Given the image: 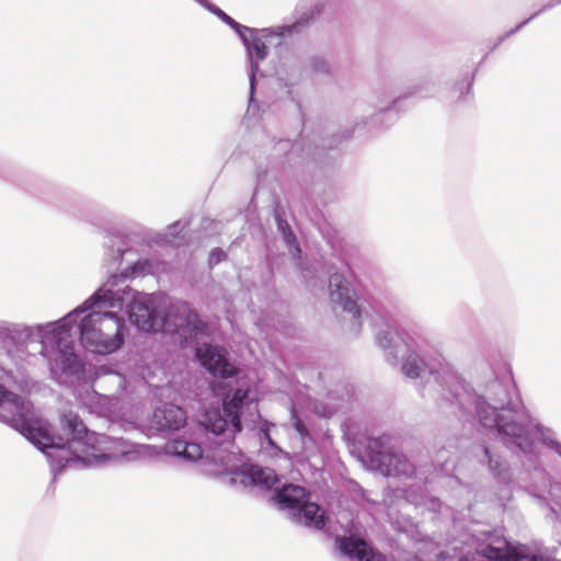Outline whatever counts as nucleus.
Instances as JSON below:
<instances>
[{"instance_id": "1", "label": "nucleus", "mask_w": 561, "mask_h": 561, "mask_svg": "<svg viewBox=\"0 0 561 561\" xmlns=\"http://www.w3.org/2000/svg\"><path fill=\"white\" fill-rule=\"evenodd\" d=\"M378 346L385 352L388 363L398 365L402 359L401 370L411 379L423 378L428 371L436 383L434 393L422 392L424 398H432L437 408L460 420H477L485 434L512 454L524 458L527 471L540 466L536 448L534 428L541 435L543 426L533 425L530 415L522 400L512 397L511 387L493 377L485 382L471 386L449 368L435 371L419 354V346L404 340L394 329L387 327L376 335Z\"/></svg>"}, {"instance_id": "2", "label": "nucleus", "mask_w": 561, "mask_h": 561, "mask_svg": "<svg viewBox=\"0 0 561 561\" xmlns=\"http://www.w3.org/2000/svg\"><path fill=\"white\" fill-rule=\"evenodd\" d=\"M105 256L110 267H118L125 260L128 265L119 275H113L88 299L78 310L88 312L91 308L122 309L126 307L128 318L138 329L145 332H164L176 334L182 343L191 344L207 332L206 323L192 310L188 302L171 300L159 314L151 295L138 293L129 287L126 279L139 277L152 272V264L147 259L134 261V252L127 248L125 237L108 233L105 240Z\"/></svg>"}, {"instance_id": "3", "label": "nucleus", "mask_w": 561, "mask_h": 561, "mask_svg": "<svg viewBox=\"0 0 561 561\" xmlns=\"http://www.w3.org/2000/svg\"><path fill=\"white\" fill-rule=\"evenodd\" d=\"M0 422L21 433L60 471L81 462L84 467L102 466L121 458L131 459V445L124 438H113L91 432L80 417L66 412L61 415L66 438L54 437L46 421L39 417L32 402L0 383Z\"/></svg>"}, {"instance_id": "4", "label": "nucleus", "mask_w": 561, "mask_h": 561, "mask_svg": "<svg viewBox=\"0 0 561 561\" xmlns=\"http://www.w3.org/2000/svg\"><path fill=\"white\" fill-rule=\"evenodd\" d=\"M196 355L211 375L222 379L214 386L217 396L222 397V410H207L201 421L204 428L218 438L215 442L217 447L210 456L213 461L224 467L233 485L271 489L277 482L275 471L257 465H238L240 459L230 449L233 448V444L228 440L242 431L240 416L244 410L252 407L256 409V403L250 398L249 388L232 386L231 381L226 380L236 374V368L217 347L206 345L204 348H197Z\"/></svg>"}, {"instance_id": "5", "label": "nucleus", "mask_w": 561, "mask_h": 561, "mask_svg": "<svg viewBox=\"0 0 561 561\" xmlns=\"http://www.w3.org/2000/svg\"><path fill=\"white\" fill-rule=\"evenodd\" d=\"M78 329L82 344L92 352L111 354L122 347L128 329L123 318L108 309L91 308Z\"/></svg>"}, {"instance_id": "6", "label": "nucleus", "mask_w": 561, "mask_h": 561, "mask_svg": "<svg viewBox=\"0 0 561 561\" xmlns=\"http://www.w3.org/2000/svg\"><path fill=\"white\" fill-rule=\"evenodd\" d=\"M320 12L321 8L319 5H314L311 10L301 13L300 16L291 24L260 30L250 27V32L241 34L240 39L247 49L250 61V102L253 100L255 91V76L260 70V64L267 57L265 41L273 36L285 38L300 33L317 15L320 14Z\"/></svg>"}, {"instance_id": "7", "label": "nucleus", "mask_w": 561, "mask_h": 561, "mask_svg": "<svg viewBox=\"0 0 561 561\" xmlns=\"http://www.w3.org/2000/svg\"><path fill=\"white\" fill-rule=\"evenodd\" d=\"M78 307L70 311L64 318L57 320L58 330H55V339H49L47 343L46 355L49 365L59 367L61 373L68 376L79 377L84 371V363L73 351V342L70 339L72 325L77 322V317L83 314Z\"/></svg>"}, {"instance_id": "8", "label": "nucleus", "mask_w": 561, "mask_h": 561, "mask_svg": "<svg viewBox=\"0 0 561 561\" xmlns=\"http://www.w3.org/2000/svg\"><path fill=\"white\" fill-rule=\"evenodd\" d=\"M274 500L283 510H288L291 518L308 528L322 530L325 526L324 511L309 500V493L297 484H286L275 490Z\"/></svg>"}, {"instance_id": "9", "label": "nucleus", "mask_w": 561, "mask_h": 561, "mask_svg": "<svg viewBox=\"0 0 561 561\" xmlns=\"http://www.w3.org/2000/svg\"><path fill=\"white\" fill-rule=\"evenodd\" d=\"M330 297L334 305H337L346 312L353 321L352 331L358 334L362 323L368 317L364 302L356 296L350 282L341 273H332L329 277Z\"/></svg>"}, {"instance_id": "10", "label": "nucleus", "mask_w": 561, "mask_h": 561, "mask_svg": "<svg viewBox=\"0 0 561 561\" xmlns=\"http://www.w3.org/2000/svg\"><path fill=\"white\" fill-rule=\"evenodd\" d=\"M380 471L387 477L414 478L426 483L430 481L432 465L420 466L411 463L404 454L398 451H377L374 456Z\"/></svg>"}, {"instance_id": "11", "label": "nucleus", "mask_w": 561, "mask_h": 561, "mask_svg": "<svg viewBox=\"0 0 561 561\" xmlns=\"http://www.w3.org/2000/svg\"><path fill=\"white\" fill-rule=\"evenodd\" d=\"M58 328L59 324L57 321L36 325L13 324L12 327L5 328L4 336L18 347L28 343H38L41 347L39 353L46 355L47 343L49 339H55L54 332L58 330Z\"/></svg>"}, {"instance_id": "12", "label": "nucleus", "mask_w": 561, "mask_h": 561, "mask_svg": "<svg viewBox=\"0 0 561 561\" xmlns=\"http://www.w3.org/2000/svg\"><path fill=\"white\" fill-rule=\"evenodd\" d=\"M186 423V413L179 405L167 403L157 407L149 421L150 431L157 433L178 431Z\"/></svg>"}, {"instance_id": "13", "label": "nucleus", "mask_w": 561, "mask_h": 561, "mask_svg": "<svg viewBox=\"0 0 561 561\" xmlns=\"http://www.w3.org/2000/svg\"><path fill=\"white\" fill-rule=\"evenodd\" d=\"M485 539L478 552L490 561H516L518 553L511 543L495 533H484Z\"/></svg>"}, {"instance_id": "14", "label": "nucleus", "mask_w": 561, "mask_h": 561, "mask_svg": "<svg viewBox=\"0 0 561 561\" xmlns=\"http://www.w3.org/2000/svg\"><path fill=\"white\" fill-rule=\"evenodd\" d=\"M339 550L350 558L358 561H387L386 557L375 551L363 539L355 537H339L336 539Z\"/></svg>"}, {"instance_id": "15", "label": "nucleus", "mask_w": 561, "mask_h": 561, "mask_svg": "<svg viewBox=\"0 0 561 561\" xmlns=\"http://www.w3.org/2000/svg\"><path fill=\"white\" fill-rule=\"evenodd\" d=\"M167 453L186 461H196L204 456L203 448L183 438L170 440L165 446Z\"/></svg>"}, {"instance_id": "16", "label": "nucleus", "mask_w": 561, "mask_h": 561, "mask_svg": "<svg viewBox=\"0 0 561 561\" xmlns=\"http://www.w3.org/2000/svg\"><path fill=\"white\" fill-rule=\"evenodd\" d=\"M481 463H486L493 476L501 482H508L511 480V472L508 463L500 455L491 451L490 447L482 446Z\"/></svg>"}, {"instance_id": "17", "label": "nucleus", "mask_w": 561, "mask_h": 561, "mask_svg": "<svg viewBox=\"0 0 561 561\" xmlns=\"http://www.w3.org/2000/svg\"><path fill=\"white\" fill-rule=\"evenodd\" d=\"M275 220L278 231L282 233L285 243L287 244L290 253L297 255L301 252L299 243L295 233L293 232L289 224L283 219L279 215H275Z\"/></svg>"}, {"instance_id": "18", "label": "nucleus", "mask_w": 561, "mask_h": 561, "mask_svg": "<svg viewBox=\"0 0 561 561\" xmlns=\"http://www.w3.org/2000/svg\"><path fill=\"white\" fill-rule=\"evenodd\" d=\"M561 3V0H551L549 2H547L546 4H543L541 7L540 10H538L537 12L533 13L528 19L522 21L519 24H517L513 30L508 31L506 33V37H510L512 35H514L516 32H518L519 30H522L525 25H527L531 20L536 19L537 16H539L542 12H546L554 7H557L558 4Z\"/></svg>"}, {"instance_id": "19", "label": "nucleus", "mask_w": 561, "mask_h": 561, "mask_svg": "<svg viewBox=\"0 0 561 561\" xmlns=\"http://www.w3.org/2000/svg\"><path fill=\"white\" fill-rule=\"evenodd\" d=\"M541 443L561 457V443L558 442L556 433L551 428H540Z\"/></svg>"}, {"instance_id": "20", "label": "nucleus", "mask_w": 561, "mask_h": 561, "mask_svg": "<svg viewBox=\"0 0 561 561\" xmlns=\"http://www.w3.org/2000/svg\"><path fill=\"white\" fill-rule=\"evenodd\" d=\"M273 426L272 423L264 421L260 427V440L262 446H270L272 447L276 453H283V450L277 446V444L274 442V439L271 437V427Z\"/></svg>"}, {"instance_id": "21", "label": "nucleus", "mask_w": 561, "mask_h": 561, "mask_svg": "<svg viewBox=\"0 0 561 561\" xmlns=\"http://www.w3.org/2000/svg\"><path fill=\"white\" fill-rule=\"evenodd\" d=\"M309 66H310V69L314 73H319V75H329L330 73V65L322 57L311 58Z\"/></svg>"}, {"instance_id": "22", "label": "nucleus", "mask_w": 561, "mask_h": 561, "mask_svg": "<svg viewBox=\"0 0 561 561\" xmlns=\"http://www.w3.org/2000/svg\"><path fill=\"white\" fill-rule=\"evenodd\" d=\"M220 21H222L225 24L229 25L238 35L239 37L241 34H244L245 32H250V27L240 24L236 20H233L230 15H228L226 12L220 18Z\"/></svg>"}, {"instance_id": "23", "label": "nucleus", "mask_w": 561, "mask_h": 561, "mask_svg": "<svg viewBox=\"0 0 561 561\" xmlns=\"http://www.w3.org/2000/svg\"><path fill=\"white\" fill-rule=\"evenodd\" d=\"M220 21H222L225 24L229 25L238 35L239 37L241 34H244L245 32H250V27L240 24L236 20H233L230 15H228L226 12L220 18Z\"/></svg>"}, {"instance_id": "24", "label": "nucleus", "mask_w": 561, "mask_h": 561, "mask_svg": "<svg viewBox=\"0 0 561 561\" xmlns=\"http://www.w3.org/2000/svg\"><path fill=\"white\" fill-rule=\"evenodd\" d=\"M186 227V224L185 222H182V221H175L173 224H171L168 229H167V234H165V238L169 240V241H172L174 240L175 238L179 237V234L183 231V229Z\"/></svg>"}, {"instance_id": "25", "label": "nucleus", "mask_w": 561, "mask_h": 561, "mask_svg": "<svg viewBox=\"0 0 561 561\" xmlns=\"http://www.w3.org/2000/svg\"><path fill=\"white\" fill-rule=\"evenodd\" d=\"M291 422L294 428L297 431V433L300 435V437L304 439L309 435L307 426L304 424V422L298 417L296 412L291 411Z\"/></svg>"}, {"instance_id": "26", "label": "nucleus", "mask_w": 561, "mask_h": 561, "mask_svg": "<svg viewBox=\"0 0 561 561\" xmlns=\"http://www.w3.org/2000/svg\"><path fill=\"white\" fill-rule=\"evenodd\" d=\"M226 252L219 248L214 249L209 254V264L216 265L226 259Z\"/></svg>"}, {"instance_id": "27", "label": "nucleus", "mask_w": 561, "mask_h": 561, "mask_svg": "<svg viewBox=\"0 0 561 561\" xmlns=\"http://www.w3.org/2000/svg\"><path fill=\"white\" fill-rule=\"evenodd\" d=\"M394 493H396V496H397V497H400V496H403V495H404V497H405L407 502L412 503V504H415V505H417V504H419V501H417L414 496H412L410 493H408V491H405V490H403V489H397V490L394 491Z\"/></svg>"}, {"instance_id": "28", "label": "nucleus", "mask_w": 561, "mask_h": 561, "mask_svg": "<svg viewBox=\"0 0 561 561\" xmlns=\"http://www.w3.org/2000/svg\"><path fill=\"white\" fill-rule=\"evenodd\" d=\"M198 4L205 8L207 11L213 13V10H216L218 7L211 3L209 0H195Z\"/></svg>"}, {"instance_id": "29", "label": "nucleus", "mask_w": 561, "mask_h": 561, "mask_svg": "<svg viewBox=\"0 0 561 561\" xmlns=\"http://www.w3.org/2000/svg\"><path fill=\"white\" fill-rule=\"evenodd\" d=\"M414 94H421L422 96H426V95H428V93H422L421 88H417V87H415V88L413 89V91H411V92L409 93V95H414Z\"/></svg>"}, {"instance_id": "30", "label": "nucleus", "mask_w": 561, "mask_h": 561, "mask_svg": "<svg viewBox=\"0 0 561 561\" xmlns=\"http://www.w3.org/2000/svg\"><path fill=\"white\" fill-rule=\"evenodd\" d=\"M322 142H324V139L322 140ZM334 146H335V142H334V144H332V142L330 141L328 145H327V144H322V145H321V149H322V150H325V149H333V148H334Z\"/></svg>"}, {"instance_id": "31", "label": "nucleus", "mask_w": 561, "mask_h": 561, "mask_svg": "<svg viewBox=\"0 0 561 561\" xmlns=\"http://www.w3.org/2000/svg\"><path fill=\"white\" fill-rule=\"evenodd\" d=\"M224 13L225 12L220 8H217L216 10H213V14H215L219 20L222 16Z\"/></svg>"}, {"instance_id": "32", "label": "nucleus", "mask_w": 561, "mask_h": 561, "mask_svg": "<svg viewBox=\"0 0 561 561\" xmlns=\"http://www.w3.org/2000/svg\"><path fill=\"white\" fill-rule=\"evenodd\" d=\"M309 273H310V272H309L308 270H304V272H302L304 278H305L308 283L310 282V280H309Z\"/></svg>"}, {"instance_id": "33", "label": "nucleus", "mask_w": 561, "mask_h": 561, "mask_svg": "<svg viewBox=\"0 0 561 561\" xmlns=\"http://www.w3.org/2000/svg\"><path fill=\"white\" fill-rule=\"evenodd\" d=\"M505 38H507V37H506V34H505V35H503V36H501V37L499 38V43H497V44H494V47H497V45H499L500 43H502Z\"/></svg>"}, {"instance_id": "34", "label": "nucleus", "mask_w": 561, "mask_h": 561, "mask_svg": "<svg viewBox=\"0 0 561 561\" xmlns=\"http://www.w3.org/2000/svg\"><path fill=\"white\" fill-rule=\"evenodd\" d=\"M279 79H280V80H283V81H285V85H286V87H289V85H293V84H294V82H287V79H285V78H283V77H280Z\"/></svg>"}, {"instance_id": "35", "label": "nucleus", "mask_w": 561, "mask_h": 561, "mask_svg": "<svg viewBox=\"0 0 561 561\" xmlns=\"http://www.w3.org/2000/svg\"><path fill=\"white\" fill-rule=\"evenodd\" d=\"M318 149H319V146H316V148H314V152H311V149L309 148V149H308V154L316 156V154H317L316 150H318Z\"/></svg>"}, {"instance_id": "36", "label": "nucleus", "mask_w": 561, "mask_h": 561, "mask_svg": "<svg viewBox=\"0 0 561 561\" xmlns=\"http://www.w3.org/2000/svg\"><path fill=\"white\" fill-rule=\"evenodd\" d=\"M438 505H439L438 500H434V501L432 502V506H433V508H435V507H436V506H438Z\"/></svg>"}, {"instance_id": "37", "label": "nucleus", "mask_w": 561, "mask_h": 561, "mask_svg": "<svg viewBox=\"0 0 561 561\" xmlns=\"http://www.w3.org/2000/svg\"><path fill=\"white\" fill-rule=\"evenodd\" d=\"M350 136H351V133H350V131H346V133L342 136V138H343V139H346V138H348Z\"/></svg>"}, {"instance_id": "38", "label": "nucleus", "mask_w": 561, "mask_h": 561, "mask_svg": "<svg viewBox=\"0 0 561 561\" xmlns=\"http://www.w3.org/2000/svg\"><path fill=\"white\" fill-rule=\"evenodd\" d=\"M472 80H473V77L470 79V81H472ZM470 85H471V82H468V89H467V92H469V90H470Z\"/></svg>"}, {"instance_id": "39", "label": "nucleus", "mask_w": 561, "mask_h": 561, "mask_svg": "<svg viewBox=\"0 0 561 561\" xmlns=\"http://www.w3.org/2000/svg\"><path fill=\"white\" fill-rule=\"evenodd\" d=\"M550 512H551V514H552L554 517H557V513H556V511H554L553 508H550Z\"/></svg>"}]
</instances>
